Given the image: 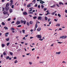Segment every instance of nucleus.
Returning a JSON list of instances; mask_svg holds the SVG:
<instances>
[{
	"label": "nucleus",
	"mask_w": 67,
	"mask_h": 67,
	"mask_svg": "<svg viewBox=\"0 0 67 67\" xmlns=\"http://www.w3.org/2000/svg\"><path fill=\"white\" fill-rule=\"evenodd\" d=\"M4 10H6V11H8L9 10V7H6L5 8H3V11H4Z\"/></svg>",
	"instance_id": "1"
},
{
	"label": "nucleus",
	"mask_w": 67,
	"mask_h": 67,
	"mask_svg": "<svg viewBox=\"0 0 67 67\" xmlns=\"http://www.w3.org/2000/svg\"><path fill=\"white\" fill-rule=\"evenodd\" d=\"M36 37H37L38 38H42V36L40 35H37L36 36Z\"/></svg>",
	"instance_id": "2"
},
{
	"label": "nucleus",
	"mask_w": 67,
	"mask_h": 67,
	"mask_svg": "<svg viewBox=\"0 0 67 67\" xmlns=\"http://www.w3.org/2000/svg\"><path fill=\"white\" fill-rule=\"evenodd\" d=\"M10 6H11L12 5V4H13V1L11 0L10 1Z\"/></svg>",
	"instance_id": "3"
},
{
	"label": "nucleus",
	"mask_w": 67,
	"mask_h": 67,
	"mask_svg": "<svg viewBox=\"0 0 67 67\" xmlns=\"http://www.w3.org/2000/svg\"><path fill=\"white\" fill-rule=\"evenodd\" d=\"M42 16H39L38 17V20H42Z\"/></svg>",
	"instance_id": "4"
},
{
	"label": "nucleus",
	"mask_w": 67,
	"mask_h": 67,
	"mask_svg": "<svg viewBox=\"0 0 67 67\" xmlns=\"http://www.w3.org/2000/svg\"><path fill=\"white\" fill-rule=\"evenodd\" d=\"M41 28L40 27L38 28L37 29V31L39 32L41 31Z\"/></svg>",
	"instance_id": "5"
},
{
	"label": "nucleus",
	"mask_w": 67,
	"mask_h": 67,
	"mask_svg": "<svg viewBox=\"0 0 67 67\" xmlns=\"http://www.w3.org/2000/svg\"><path fill=\"white\" fill-rule=\"evenodd\" d=\"M20 23V21H18L16 22V24L18 25Z\"/></svg>",
	"instance_id": "6"
},
{
	"label": "nucleus",
	"mask_w": 67,
	"mask_h": 67,
	"mask_svg": "<svg viewBox=\"0 0 67 67\" xmlns=\"http://www.w3.org/2000/svg\"><path fill=\"white\" fill-rule=\"evenodd\" d=\"M45 3V2H44L43 1H40V3H41V4H43V3Z\"/></svg>",
	"instance_id": "7"
},
{
	"label": "nucleus",
	"mask_w": 67,
	"mask_h": 67,
	"mask_svg": "<svg viewBox=\"0 0 67 67\" xmlns=\"http://www.w3.org/2000/svg\"><path fill=\"white\" fill-rule=\"evenodd\" d=\"M3 13L4 14H4H8V12H7L4 11L3 12Z\"/></svg>",
	"instance_id": "8"
},
{
	"label": "nucleus",
	"mask_w": 67,
	"mask_h": 67,
	"mask_svg": "<svg viewBox=\"0 0 67 67\" xmlns=\"http://www.w3.org/2000/svg\"><path fill=\"white\" fill-rule=\"evenodd\" d=\"M23 14L24 15H27V13L26 12H25L23 13Z\"/></svg>",
	"instance_id": "9"
},
{
	"label": "nucleus",
	"mask_w": 67,
	"mask_h": 67,
	"mask_svg": "<svg viewBox=\"0 0 67 67\" xmlns=\"http://www.w3.org/2000/svg\"><path fill=\"white\" fill-rule=\"evenodd\" d=\"M29 9L30 10L29 11V12L32 11V10H33V8H29Z\"/></svg>",
	"instance_id": "10"
},
{
	"label": "nucleus",
	"mask_w": 67,
	"mask_h": 67,
	"mask_svg": "<svg viewBox=\"0 0 67 67\" xmlns=\"http://www.w3.org/2000/svg\"><path fill=\"white\" fill-rule=\"evenodd\" d=\"M9 3H7L6 5V7H9Z\"/></svg>",
	"instance_id": "11"
},
{
	"label": "nucleus",
	"mask_w": 67,
	"mask_h": 67,
	"mask_svg": "<svg viewBox=\"0 0 67 67\" xmlns=\"http://www.w3.org/2000/svg\"><path fill=\"white\" fill-rule=\"evenodd\" d=\"M9 12H10V13H12V11H13V10H12V9H9Z\"/></svg>",
	"instance_id": "12"
},
{
	"label": "nucleus",
	"mask_w": 67,
	"mask_h": 67,
	"mask_svg": "<svg viewBox=\"0 0 67 67\" xmlns=\"http://www.w3.org/2000/svg\"><path fill=\"white\" fill-rule=\"evenodd\" d=\"M61 53V52H57L56 53V54H60Z\"/></svg>",
	"instance_id": "13"
},
{
	"label": "nucleus",
	"mask_w": 67,
	"mask_h": 67,
	"mask_svg": "<svg viewBox=\"0 0 67 67\" xmlns=\"http://www.w3.org/2000/svg\"><path fill=\"white\" fill-rule=\"evenodd\" d=\"M15 30V29L13 27H12L10 29V30H11V31H12V30Z\"/></svg>",
	"instance_id": "14"
},
{
	"label": "nucleus",
	"mask_w": 67,
	"mask_h": 67,
	"mask_svg": "<svg viewBox=\"0 0 67 67\" xmlns=\"http://www.w3.org/2000/svg\"><path fill=\"white\" fill-rule=\"evenodd\" d=\"M56 26H60V24H57L56 25Z\"/></svg>",
	"instance_id": "15"
},
{
	"label": "nucleus",
	"mask_w": 67,
	"mask_h": 67,
	"mask_svg": "<svg viewBox=\"0 0 67 67\" xmlns=\"http://www.w3.org/2000/svg\"><path fill=\"white\" fill-rule=\"evenodd\" d=\"M4 29H5V30H8V27H4Z\"/></svg>",
	"instance_id": "16"
},
{
	"label": "nucleus",
	"mask_w": 67,
	"mask_h": 67,
	"mask_svg": "<svg viewBox=\"0 0 67 67\" xmlns=\"http://www.w3.org/2000/svg\"><path fill=\"white\" fill-rule=\"evenodd\" d=\"M44 19L46 21H47V20L48 19L47 17V16L45 17Z\"/></svg>",
	"instance_id": "17"
},
{
	"label": "nucleus",
	"mask_w": 67,
	"mask_h": 67,
	"mask_svg": "<svg viewBox=\"0 0 67 67\" xmlns=\"http://www.w3.org/2000/svg\"><path fill=\"white\" fill-rule=\"evenodd\" d=\"M2 47H4L5 46V45L4 44H2Z\"/></svg>",
	"instance_id": "18"
},
{
	"label": "nucleus",
	"mask_w": 67,
	"mask_h": 67,
	"mask_svg": "<svg viewBox=\"0 0 67 67\" xmlns=\"http://www.w3.org/2000/svg\"><path fill=\"white\" fill-rule=\"evenodd\" d=\"M32 3L30 4H29L27 5V7L29 8V7H31V5L30 4H32Z\"/></svg>",
	"instance_id": "19"
},
{
	"label": "nucleus",
	"mask_w": 67,
	"mask_h": 67,
	"mask_svg": "<svg viewBox=\"0 0 67 67\" xmlns=\"http://www.w3.org/2000/svg\"><path fill=\"white\" fill-rule=\"evenodd\" d=\"M67 37L66 36H64L63 37V38H66Z\"/></svg>",
	"instance_id": "20"
},
{
	"label": "nucleus",
	"mask_w": 67,
	"mask_h": 67,
	"mask_svg": "<svg viewBox=\"0 0 67 67\" xmlns=\"http://www.w3.org/2000/svg\"><path fill=\"white\" fill-rule=\"evenodd\" d=\"M58 16H59L60 18L61 17V15L60 14H58Z\"/></svg>",
	"instance_id": "21"
},
{
	"label": "nucleus",
	"mask_w": 67,
	"mask_h": 67,
	"mask_svg": "<svg viewBox=\"0 0 67 67\" xmlns=\"http://www.w3.org/2000/svg\"><path fill=\"white\" fill-rule=\"evenodd\" d=\"M55 7V5L54 4L53 5L51 6L50 7L51 8H54V7Z\"/></svg>",
	"instance_id": "22"
},
{
	"label": "nucleus",
	"mask_w": 67,
	"mask_h": 67,
	"mask_svg": "<svg viewBox=\"0 0 67 67\" xmlns=\"http://www.w3.org/2000/svg\"><path fill=\"white\" fill-rule=\"evenodd\" d=\"M9 58H10V57H9V56H7L6 57V59H9Z\"/></svg>",
	"instance_id": "23"
},
{
	"label": "nucleus",
	"mask_w": 67,
	"mask_h": 67,
	"mask_svg": "<svg viewBox=\"0 0 67 67\" xmlns=\"http://www.w3.org/2000/svg\"><path fill=\"white\" fill-rule=\"evenodd\" d=\"M28 13L29 14H33V13L32 12H29Z\"/></svg>",
	"instance_id": "24"
},
{
	"label": "nucleus",
	"mask_w": 67,
	"mask_h": 67,
	"mask_svg": "<svg viewBox=\"0 0 67 67\" xmlns=\"http://www.w3.org/2000/svg\"><path fill=\"white\" fill-rule=\"evenodd\" d=\"M59 4L60 5V4H62L63 5L64 4H63V3L62 2H60L59 3Z\"/></svg>",
	"instance_id": "25"
},
{
	"label": "nucleus",
	"mask_w": 67,
	"mask_h": 67,
	"mask_svg": "<svg viewBox=\"0 0 67 67\" xmlns=\"http://www.w3.org/2000/svg\"><path fill=\"white\" fill-rule=\"evenodd\" d=\"M22 32H23V33H24H24H25V30H23Z\"/></svg>",
	"instance_id": "26"
},
{
	"label": "nucleus",
	"mask_w": 67,
	"mask_h": 67,
	"mask_svg": "<svg viewBox=\"0 0 67 67\" xmlns=\"http://www.w3.org/2000/svg\"><path fill=\"white\" fill-rule=\"evenodd\" d=\"M27 25L28 26H29L30 25V24L29 23L27 22Z\"/></svg>",
	"instance_id": "27"
},
{
	"label": "nucleus",
	"mask_w": 67,
	"mask_h": 67,
	"mask_svg": "<svg viewBox=\"0 0 67 67\" xmlns=\"http://www.w3.org/2000/svg\"><path fill=\"white\" fill-rule=\"evenodd\" d=\"M36 18H37V17L36 16L34 17H33L34 19H36Z\"/></svg>",
	"instance_id": "28"
},
{
	"label": "nucleus",
	"mask_w": 67,
	"mask_h": 67,
	"mask_svg": "<svg viewBox=\"0 0 67 67\" xmlns=\"http://www.w3.org/2000/svg\"><path fill=\"white\" fill-rule=\"evenodd\" d=\"M21 26H22L21 25H19L17 26V27H21Z\"/></svg>",
	"instance_id": "29"
},
{
	"label": "nucleus",
	"mask_w": 67,
	"mask_h": 67,
	"mask_svg": "<svg viewBox=\"0 0 67 67\" xmlns=\"http://www.w3.org/2000/svg\"><path fill=\"white\" fill-rule=\"evenodd\" d=\"M6 40L7 41H8L9 40V38H7L6 39Z\"/></svg>",
	"instance_id": "30"
},
{
	"label": "nucleus",
	"mask_w": 67,
	"mask_h": 67,
	"mask_svg": "<svg viewBox=\"0 0 67 67\" xmlns=\"http://www.w3.org/2000/svg\"><path fill=\"white\" fill-rule=\"evenodd\" d=\"M21 23H24V21H23L22 20H21Z\"/></svg>",
	"instance_id": "31"
},
{
	"label": "nucleus",
	"mask_w": 67,
	"mask_h": 67,
	"mask_svg": "<svg viewBox=\"0 0 67 67\" xmlns=\"http://www.w3.org/2000/svg\"><path fill=\"white\" fill-rule=\"evenodd\" d=\"M30 24H32V23H33V22H32V21H31L30 22Z\"/></svg>",
	"instance_id": "32"
},
{
	"label": "nucleus",
	"mask_w": 67,
	"mask_h": 67,
	"mask_svg": "<svg viewBox=\"0 0 67 67\" xmlns=\"http://www.w3.org/2000/svg\"><path fill=\"white\" fill-rule=\"evenodd\" d=\"M14 63H15V64L16 63H18V61L17 60H16L14 62Z\"/></svg>",
	"instance_id": "33"
},
{
	"label": "nucleus",
	"mask_w": 67,
	"mask_h": 67,
	"mask_svg": "<svg viewBox=\"0 0 67 67\" xmlns=\"http://www.w3.org/2000/svg\"><path fill=\"white\" fill-rule=\"evenodd\" d=\"M35 2H36V0H33L32 2H34L35 3Z\"/></svg>",
	"instance_id": "34"
},
{
	"label": "nucleus",
	"mask_w": 67,
	"mask_h": 67,
	"mask_svg": "<svg viewBox=\"0 0 67 67\" xmlns=\"http://www.w3.org/2000/svg\"><path fill=\"white\" fill-rule=\"evenodd\" d=\"M3 55H6V53H5V52H4L3 53Z\"/></svg>",
	"instance_id": "35"
},
{
	"label": "nucleus",
	"mask_w": 67,
	"mask_h": 67,
	"mask_svg": "<svg viewBox=\"0 0 67 67\" xmlns=\"http://www.w3.org/2000/svg\"><path fill=\"white\" fill-rule=\"evenodd\" d=\"M47 8H44L43 10L44 11H46V10H47Z\"/></svg>",
	"instance_id": "36"
},
{
	"label": "nucleus",
	"mask_w": 67,
	"mask_h": 67,
	"mask_svg": "<svg viewBox=\"0 0 67 67\" xmlns=\"http://www.w3.org/2000/svg\"><path fill=\"white\" fill-rule=\"evenodd\" d=\"M38 26L37 25V24H36V25H35V28H37V27Z\"/></svg>",
	"instance_id": "37"
},
{
	"label": "nucleus",
	"mask_w": 67,
	"mask_h": 67,
	"mask_svg": "<svg viewBox=\"0 0 67 67\" xmlns=\"http://www.w3.org/2000/svg\"><path fill=\"white\" fill-rule=\"evenodd\" d=\"M39 63H44L43 61H39Z\"/></svg>",
	"instance_id": "38"
},
{
	"label": "nucleus",
	"mask_w": 67,
	"mask_h": 67,
	"mask_svg": "<svg viewBox=\"0 0 67 67\" xmlns=\"http://www.w3.org/2000/svg\"><path fill=\"white\" fill-rule=\"evenodd\" d=\"M2 24L3 25H5V24L3 22L2 23Z\"/></svg>",
	"instance_id": "39"
},
{
	"label": "nucleus",
	"mask_w": 67,
	"mask_h": 67,
	"mask_svg": "<svg viewBox=\"0 0 67 67\" xmlns=\"http://www.w3.org/2000/svg\"><path fill=\"white\" fill-rule=\"evenodd\" d=\"M41 7V6L40 5H38V8H39V9H40V7Z\"/></svg>",
	"instance_id": "40"
},
{
	"label": "nucleus",
	"mask_w": 67,
	"mask_h": 67,
	"mask_svg": "<svg viewBox=\"0 0 67 67\" xmlns=\"http://www.w3.org/2000/svg\"><path fill=\"white\" fill-rule=\"evenodd\" d=\"M10 54L11 55H13V53L12 52H10Z\"/></svg>",
	"instance_id": "41"
},
{
	"label": "nucleus",
	"mask_w": 67,
	"mask_h": 67,
	"mask_svg": "<svg viewBox=\"0 0 67 67\" xmlns=\"http://www.w3.org/2000/svg\"><path fill=\"white\" fill-rule=\"evenodd\" d=\"M52 15H54V14H55V13L54 12H53L52 13Z\"/></svg>",
	"instance_id": "42"
},
{
	"label": "nucleus",
	"mask_w": 67,
	"mask_h": 67,
	"mask_svg": "<svg viewBox=\"0 0 67 67\" xmlns=\"http://www.w3.org/2000/svg\"><path fill=\"white\" fill-rule=\"evenodd\" d=\"M9 44H10V43L9 42L7 43V46H8Z\"/></svg>",
	"instance_id": "43"
},
{
	"label": "nucleus",
	"mask_w": 67,
	"mask_h": 67,
	"mask_svg": "<svg viewBox=\"0 0 67 67\" xmlns=\"http://www.w3.org/2000/svg\"><path fill=\"white\" fill-rule=\"evenodd\" d=\"M51 14L50 13H49V12L47 13L46 14V15H48V14Z\"/></svg>",
	"instance_id": "44"
},
{
	"label": "nucleus",
	"mask_w": 67,
	"mask_h": 67,
	"mask_svg": "<svg viewBox=\"0 0 67 67\" xmlns=\"http://www.w3.org/2000/svg\"><path fill=\"white\" fill-rule=\"evenodd\" d=\"M41 8H42V9H43V8H44V5H41Z\"/></svg>",
	"instance_id": "45"
},
{
	"label": "nucleus",
	"mask_w": 67,
	"mask_h": 67,
	"mask_svg": "<svg viewBox=\"0 0 67 67\" xmlns=\"http://www.w3.org/2000/svg\"><path fill=\"white\" fill-rule=\"evenodd\" d=\"M26 23V21H24V24H25Z\"/></svg>",
	"instance_id": "46"
},
{
	"label": "nucleus",
	"mask_w": 67,
	"mask_h": 67,
	"mask_svg": "<svg viewBox=\"0 0 67 67\" xmlns=\"http://www.w3.org/2000/svg\"><path fill=\"white\" fill-rule=\"evenodd\" d=\"M14 23V21H13L11 22V24H13V23Z\"/></svg>",
	"instance_id": "47"
},
{
	"label": "nucleus",
	"mask_w": 67,
	"mask_h": 67,
	"mask_svg": "<svg viewBox=\"0 0 67 67\" xmlns=\"http://www.w3.org/2000/svg\"><path fill=\"white\" fill-rule=\"evenodd\" d=\"M39 40H40V41H43V40L42 39H39Z\"/></svg>",
	"instance_id": "48"
},
{
	"label": "nucleus",
	"mask_w": 67,
	"mask_h": 67,
	"mask_svg": "<svg viewBox=\"0 0 67 67\" xmlns=\"http://www.w3.org/2000/svg\"><path fill=\"white\" fill-rule=\"evenodd\" d=\"M12 9H13V8H14V5H13L12 6Z\"/></svg>",
	"instance_id": "49"
},
{
	"label": "nucleus",
	"mask_w": 67,
	"mask_h": 67,
	"mask_svg": "<svg viewBox=\"0 0 67 67\" xmlns=\"http://www.w3.org/2000/svg\"><path fill=\"white\" fill-rule=\"evenodd\" d=\"M35 6L36 7H37V4H36Z\"/></svg>",
	"instance_id": "50"
},
{
	"label": "nucleus",
	"mask_w": 67,
	"mask_h": 67,
	"mask_svg": "<svg viewBox=\"0 0 67 67\" xmlns=\"http://www.w3.org/2000/svg\"><path fill=\"white\" fill-rule=\"evenodd\" d=\"M29 63L30 65H32V63L31 62H29Z\"/></svg>",
	"instance_id": "51"
},
{
	"label": "nucleus",
	"mask_w": 67,
	"mask_h": 67,
	"mask_svg": "<svg viewBox=\"0 0 67 67\" xmlns=\"http://www.w3.org/2000/svg\"><path fill=\"white\" fill-rule=\"evenodd\" d=\"M10 20H11V18H9L8 19L7 21H10Z\"/></svg>",
	"instance_id": "52"
},
{
	"label": "nucleus",
	"mask_w": 67,
	"mask_h": 67,
	"mask_svg": "<svg viewBox=\"0 0 67 67\" xmlns=\"http://www.w3.org/2000/svg\"><path fill=\"white\" fill-rule=\"evenodd\" d=\"M57 5L58 7H59V4H57Z\"/></svg>",
	"instance_id": "53"
},
{
	"label": "nucleus",
	"mask_w": 67,
	"mask_h": 67,
	"mask_svg": "<svg viewBox=\"0 0 67 67\" xmlns=\"http://www.w3.org/2000/svg\"><path fill=\"white\" fill-rule=\"evenodd\" d=\"M54 21H55L56 22H57V20L56 19H54Z\"/></svg>",
	"instance_id": "54"
},
{
	"label": "nucleus",
	"mask_w": 67,
	"mask_h": 67,
	"mask_svg": "<svg viewBox=\"0 0 67 67\" xmlns=\"http://www.w3.org/2000/svg\"><path fill=\"white\" fill-rule=\"evenodd\" d=\"M50 20H51V19L49 18V19H48V21L49 22V21H50Z\"/></svg>",
	"instance_id": "55"
},
{
	"label": "nucleus",
	"mask_w": 67,
	"mask_h": 67,
	"mask_svg": "<svg viewBox=\"0 0 67 67\" xmlns=\"http://www.w3.org/2000/svg\"><path fill=\"white\" fill-rule=\"evenodd\" d=\"M46 12H47V13H48V12H49V10H48L47 11H46Z\"/></svg>",
	"instance_id": "56"
},
{
	"label": "nucleus",
	"mask_w": 67,
	"mask_h": 67,
	"mask_svg": "<svg viewBox=\"0 0 67 67\" xmlns=\"http://www.w3.org/2000/svg\"><path fill=\"white\" fill-rule=\"evenodd\" d=\"M36 30V28H35L34 29V31H35Z\"/></svg>",
	"instance_id": "57"
},
{
	"label": "nucleus",
	"mask_w": 67,
	"mask_h": 67,
	"mask_svg": "<svg viewBox=\"0 0 67 67\" xmlns=\"http://www.w3.org/2000/svg\"><path fill=\"white\" fill-rule=\"evenodd\" d=\"M65 13H67V10H65Z\"/></svg>",
	"instance_id": "58"
},
{
	"label": "nucleus",
	"mask_w": 67,
	"mask_h": 67,
	"mask_svg": "<svg viewBox=\"0 0 67 67\" xmlns=\"http://www.w3.org/2000/svg\"><path fill=\"white\" fill-rule=\"evenodd\" d=\"M34 50H35V48H34L32 49V51H34Z\"/></svg>",
	"instance_id": "59"
},
{
	"label": "nucleus",
	"mask_w": 67,
	"mask_h": 67,
	"mask_svg": "<svg viewBox=\"0 0 67 67\" xmlns=\"http://www.w3.org/2000/svg\"><path fill=\"white\" fill-rule=\"evenodd\" d=\"M51 23H52V21H50L49 22V24H51Z\"/></svg>",
	"instance_id": "60"
},
{
	"label": "nucleus",
	"mask_w": 67,
	"mask_h": 67,
	"mask_svg": "<svg viewBox=\"0 0 67 67\" xmlns=\"http://www.w3.org/2000/svg\"><path fill=\"white\" fill-rule=\"evenodd\" d=\"M58 43H59V44H60V43H62L63 42H58Z\"/></svg>",
	"instance_id": "61"
},
{
	"label": "nucleus",
	"mask_w": 67,
	"mask_h": 67,
	"mask_svg": "<svg viewBox=\"0 0 67 67\" xmlns=\"http://www.w3.org/2000/svg\"><path fill=\"white\" fill-rule=\"evenodd\" d=\"M39 15H40V16L43 15V14H42L41 13H40V14H39Z\"/></svg>",
	"instance_id": "62"
},
{
	"label": "nucleus",
	"mask_w": 67,
	"mask_h": 67,
	"mask_svg": "<svg viewBox=\"0 0 67 67\" xmlns=\"http://www.w3.org/2000/svg\"><path fill=\"white\" fill-rule=\"evenodd\" d=\"M23 40H25V37H24L23 38Z\"/></svg>",
	"instance_id": "63"
},
{
	"label": "nucleus",
	"mask_w": 67,
	"mask_h": 67,
	"mask_svg": "<svg viewBox=\"0 0 67 67\" xmlns=\"http://www.w3.org/2000/svg\"><path fill=\"white\" fill-rule=\"evenodd\" d=\"M1 58L3 57V55H2V54L1 55Z\"/></svg>",
	"instance_id": "64"
}]
</instances>
